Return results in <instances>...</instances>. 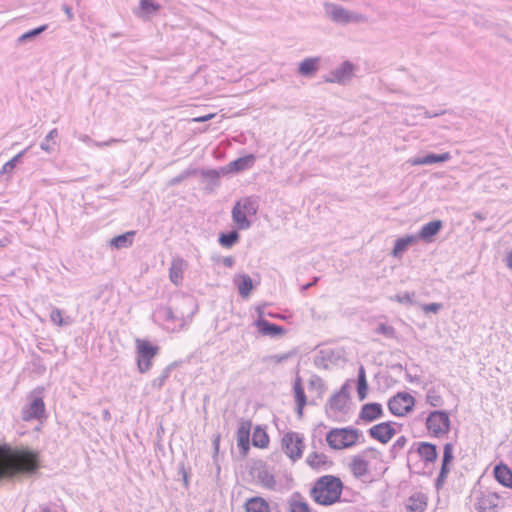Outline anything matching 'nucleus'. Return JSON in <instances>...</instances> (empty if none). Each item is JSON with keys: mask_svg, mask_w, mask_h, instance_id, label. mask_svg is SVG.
Returning <instances> with one entry per match:
<instances>
[{"mask_svg": "<svg viewBox=\"0 0 512 512\" xmlns=\"http://www.w3.org/2000/svg\"><path fill=\"white\" fill-rule=\"evenodd\" d=\"M40 468L39 453L28 447L0 445V481L30 477Z\"/></svg>", "mask_w": 512, "mask_h": 512, "instance_id": "1", "label": "nucleus"}, {"mask_svg": "<svg viewBox=\"0 0 512 512\" xmlns=\"http://www.w3.org/2000/svg\"><path fill=\"white\" fill-rule=\"evenodd\" d=\"M342 493V482L334 476L321 477L312 489V497L316 503L331 505L339 500Z\"/></svg>", "mask_w": 512, "mask_h": 512, "instance_id": "2", "label": "nucleus"}, {"mask_svg": "<svg viewBox=\"0 0 512 512\" xmlns=\"http://www.w3.org/2000/svg\"><path fill=\"white\" fill-rule=\"evenodd\" d=\"M259 209L258 201L252 197H245L238 200L232 211V222L237 230H248L253 224V218Z\"/></svg>", "mask_w": 512, "mask_h": 512, "instance_id": "3", "label": "nucleus"}, {"mask_svg": "<svg viewBox=\"0 0 512 512\" xmlns=\"http://www.w3.org/2000/svg\"><path fill=\"white\" fill-rule=\"evenodd\" d=\"M361 433L354 428H335L326 436L328 445L335 450H342L354 446L360 439Z\"/></svg>", "mask_w": 512, "mask_h": 512, "instance_id": "4", "label": "nucleus"}, {"mask_svg": "<svg viewBox=\"0 0 512 512\" xmlns=\"http://www.w3.org/2000/svg\"><path fill=\"white\" fill-rule=\"evenodd\" d=\"M192 309L189 313L184 312H173L168 307H161L157 309L153 318L154 321L161 324L167 331L174 332L185 325L186 318H189L193 314Z\"/></svg>", "mask_w": 512, "mask_h": 512, "instance_id": "5", "label": "nucleus"}, {"mask_svg": "<svg viewBox=\"0 0 512 512\" xmlns=\"http://www.w3.org/2000/svg\"><path fill=\"white\" fill-rule=\"evenodd\" d=\"M349 411V392L347 384L333 394L326 404V413L330 418L341 419Z\"/></svg>", "mask_w": 512, "mask_h": 512, "instance_id": "6", "label": "nucleus"}, {"mask_svg": "<svg viewBox=\"0 0 512 512\" xmlns=\"http://www.w3.org/2000/svg\"><path fill=\"white\" fill-rule=\"evenodd\" d=\"M137 364L140 372L148 371L152 366V359L158 352V347L147 340H136Z\"/></svg>", "mask_w": 512, "mask_h": 512, "instance_id": "7", "label": "nucleus"}, {"mask_svg": "<svg viewBox=\"0 0 512 512\" xmlns=\"http://www.w3.org/2000/svg\"><path fill=\"white\" fill-rule=\"evenodd\" d=\"M414 405V397L406 392L396 394L388 402L389 410L395 416L406 415L413 409Z\"/></svg>", "mask_w": 512, "mask_h": 512, "instance_id": "8", "label": "nucleus"}, {"mask_svg": "<svg viewBox=\"0 0 512 512\" xmlns=\"http://www.w3.org/2000/svg\"><path fill=\"white\" fill-rule=\"evenodd\" d=\"M426 426L434 436H442L449 430V416L443 411H434L428 416Z\"/></svg>", "mask_w": 512, "mask_h": 512, "instance_id": "9", "label": "nucleus"}, {"mask_svg": "<svg viewBox=\"0 0 512 512\" xmlns=\"http://www.w3.org/2000/svg\"><path fill=\"white\" fill-rule=\"evenodd\" d=\"M282 443L285 453L292 460L299 459L302 456L304 443L300 434L289 432L283 437Z\"/></svg>", "mask_w": 512, "mask_h": 512, "instance_id": "10", "label": "nucleus"}, {"mask_svg": "<svg viewBox=\"0 0 512 512\" xmlns=\"http://www.w3.org/2000/svg\"><path fill=\"white\" fill-rule=\"evenodd\" d=\"M326 12L332 21L340 24L359 22L362 20V15L350 12L337 4L326 5Z\"/></svg>", "mask_w": 512, "mask_h": 512, "instance_id": "11", "label": "nucleus"}, {"mask_svg": "<svg viewBox=\"0 0 512 512\" xmlns=\"http://www.w3.org/2000/svg\"><path fill=\"white\" fill-rule=\"evenodd\" d=\"M380 454L374 450L366 451L363 455L353 459L351 470L357 477L365 476L370 469L373 460H379Z\"/></svg>", "mask_w": 512, "mask_h": 512, "instance_id": "12", "label": "nucleus"}, {"mask_svg": "<svg viewBox=\"0 0 512 512\" xmlns=\"http://www.w3.org/2000/svg\"><path fill=\"white\" fill-rule=\"evenodd\" d=\"M355 66L350 61H344L325 77L327 83L346 84L354 75Z\"/></svg>", "mask_w": 512, "mask_h": 512, "instance_id": "13", "label": "nucleus"}, {"mask_svg": "<svg viewBox=\"0 0 512 512\" xmlns=\"http://www.w3.org/2000/svg\"><path fill=\"white\" fill-rule=\"evenodd\" d=\"M253 326L260 335L270 338H281L286 333L283 327L270 323L266 319H254Z\"/></svg>", "mask_w": 512, "mask_h": 512, "instance_id": "14", "label": "nucleus"}, {"mask_svg": "<svg viewBox=\"0 0 512 512\" xmlns=\"http://www.w3.org/2000/svg\"><path fill=\"white\" fill-rule=\"evenodd\" d=\"M45 407L41 398H33L22 411V418L25 421L39 420L44 417Z\"/></svg>", "mask_w": 512, "mask_h": 512, "instance_id": "15", "label": "nucleus"}, {"mask_svg": "<svg viewBox=\"0 0 512 512\" xmlns=\"http://www.w3.org/2000/svg\"><path fill=\"white\" fill-rule=\"evenodd\" d=\"M395 434L396 429L390 422L377 424L370 429V435L381 443L389 442Z\"/></svg>", "mask_w": 512, "mask_h": 512, "instance_id": "16", "label": "nucleus"}, {"mask_svg": "<svg viewBox=\"0 0 512 512\" xmlns=\"http://www.w3.org/2000/svg\"><path fill=\"white\" fill-rule=\"evenodd\" d=\"M247 162H231L226 168H224L221 172L216 170H208L203 172V177L208 181L213 183L220 177V174H229L236 173L243 169L247 168Z\"/></svg>", "mask_w": 512, "mask_h": 512, "instance_id": "17", "label": "nucleus"}, {"mask_svg": "<svg viewBox=\"0 0 512 512\" xmlns=\"http://www.w3.org/2000/svg\"><path fill=\"white\" fill-rule=\"evenodd\" d=\"M442 222L440 220L431 221L425 224L418 234H414L415 237H418V241L422 240L424 242L430 243L433 241V238L440 232L442 229Z\"/></svg>", "mask_w": 512, "mask_h": 512, "instance_id": "18", "label": "nucleus"}, {"mask_svg": "<svg viewBox=\"0 0 512 512\" xmlns=\"http://www.w3.org/2000/svg\"><path fill=\"white\" fill-rule=\"evenodd\" d=\"M383 408L379 403H367L362 406L359 417L364 422H372L383 416Z\"/></svg>", "mask_w": 512, "mask_h": 512, "instance_id": "19", "label": "nucleus"}, {"mask_svg": "<svg viewBox=\"0 0 512 512\" xmlns=\"http://www.w3.org/2000/svg\"><path fill=\"white\" fill-rule=\"evenodd\" d=\"M325 390L324 382L320 377L316 375L310 376L308 380V393L311 402L320 400L323 397Z\"/></svg>", "mask_w": 512, "mask_h": 512, "instance_id": "20", "label": "nucleus"}, {"mask_svg": "<svg viewBox=\"0 0 512 512\" xmlns=\"http://www.w3.org/2000/svg\"><path fill=\"white\" fill-rule=\"evenodd\" d=\"M234 283L237 286L239 294L243 298H248L254 289L253 281L247 274L235 276Z\"/></svg>", "mask_w": 512, "mask_h": 512, "instance_id": "21", "label": "nucleus"}, {"mask_svg": "<svg viewBox=\"0 0 512 512\" xmlns=\"http://www.w3.org/2000/svg\"><path fill=\"white\" fill-rule=\"evenodd\" d=\"M186 268H187V263L183 259H180V258L173 259L171 267H170L169 277H170V280L175 285L181 284Z\"/></svg>", "mask_w": 512, "mask_h": 512, "instance_id": "22", "label": "nucleus"}, {"mask_svg": "<svg viewBox=\"0 0 512 512\" xmlns=\"http://www.w3.org/2000/svg\"><path fill=\"white\" fill-rule=\"evenodd\" d=\"M418 242V237L415 235H407L401 238H398L395 241L394 248L392 250V255L396 258H401L404 252L412 245Z\"/></svg>", "mask_w": 512, "mask_h": 512, "instance_id": "23", "label": "nucleus"}, {"mask_svg": "<svg viewBox=\"0 0 512 512\" xmlns=\"http://www.w3.org/2000/svg\"><path fill=\"white\" fill-rule=\"evenodd\" d=\"M494 476L501 485L512 489V471L508 466L504 464L495 466Z\"/></svg>", "mask_w": 512, "mask_h": 512, "instance_id": "24", "label": "nucleus"}, {"mask_svg": "<svg viewBox=\"0 0 512 512\" xmlns=\"http://www.w3.org/2000/svg\"><path fill=\"white\" fill-rule=\"evenodd\" d=\"M499 497L495 493H483L476 502V507L481 511L490 510L498 505Z\"/></svg>", "mask_w": 512, "mask_h": 512, "instance_id": "25", "label": "nucleus"}, {"mask_svg": "<svg viewBox=\"0 0 512 512\" xmlns=\"http://www.w3.org/2000/svg\"><path fill=\"white\" fill-rule=\"evenodd\" d=\"M246 512H270L269 503L261 497H253L245 503Z\"/></svg>", "mask_w": 512, "mask_h": 512, "instance_id": "26", "label": "nucleus"}, {"mask_svg": "<svg viewBox=\"0 0 512 512\" xmlns=\"http://www.w3.org/2000/svg\"><path fill=\"white\" fill-rule=\"evenodd\" d=\"M319 58H306L299 63L298 72L304 77L312 76L318 70Z\"/></svg>", "mask_w": 512, "mask_h": 512, "instance_id": "27", "label": "nucleus"}, {"mask_svg": "<svg viewBox=\"0 0 512 512\" xmlns=\"http://www.w3.org/2000/svg\"><path fill=\"white\" fill-rule=\"evenodd\" d=\"M135 232L129 231L110 240V246L115 249L128 248L133 244Z\"/></svg>", "mask_w": 512, "mask_h": 512, "instance_id": "28", "label": "nucleus"}, {"mask_svg": "<svg viewBox=\"0 0 512 512\" xmlns=\"http://www.w3.org/2000/svg\"><path fill=\"white\" fill-rule=\"evenodd\" d=\"M294 394H295V400H296V404H297V414L299 416H301L303 408H304V406L307 403V400H306V396H305V393H304V389H303L302 384H301L300 377H296V379H295V382H294Z\"/></svg>", "mask_w": 512, "mask_h": 512, "instance_id": "29", "label": "nucleus"}, {"mask_svg": "<svg viewBox=\"0 0 512 512\" xmlns=\"http://www.w3.org/2000/svg\"><path fill=\"white\" fill-rule=\"evenodd\" d=\"M249 435L250 425L248 423L241 424L237 431V442L238 446L243 450L244 453H246L249 448Z\"/></svg>", "mask_w": 512, "mask_h": 512, "instance_id": "30", "label": "nucleus"}, {"mask_svg": "<svg viewBox=\"0 0 512 512\" xmlns=\"http://www.w3.org/2000/svg\"><path fill=\"white\" fill-rule=\"evenodd\" d=\"M418 454L422 459H424L427 462L434 461L437 456L435 446L429 443L419 444Z\"/></svg>", "mask_w": 512, "mask_h": 512, "instance_id": "31", "label": "nucleus"}, {"mask_svg": "<svg viewBox=\"0 0 512 512\" xmlns=\"http://www.w3.org/2000/svg\"><path fill=\"white\" fill-rule=\"evenodd\" d=\"M290 512H310L304 498L298 494L291 496L289 500Z\"/></svg>", "mask_w": 512, "mask_h": 512, "instance_id": "32", "label": "nucleus"}, {"mask_svg": "<svg viewBox=\"0 0 512 512\" xmlns=\"http://www.w3.org/2000/svg\"><path fill=\"white\" fill-rule=\"evenodd\" d=\"M269 438L264 429L256 427L252 435V443L256 447L264 448L268 445Z\"/></svg>", "mask_w": 512, "mask_h": 512, "instance_id": "33", "label": "nucleus"}, {"mask_svg": "<svg viewBox=\"0 0 512 512\" xmlns=\"http://www.w3.org/2000/svg\"><path fill=\"white\" fill-rule=\"evenodd\" d=\"M357 394H358L359 400H361V401L364 400L368 394V384H367V380H366L365 371L363 368H360V371L358 374Z\"/></svg>", "mask_w": 512, "mask_h": 512, "instance_id": "34", "label": "nucleus"}, {"mask_svg": "<svg viewBox=\"0 0 512 512\" xmlns=\"http://www.w3.org/2000/svg\"><path fill=\"white\" fill-rule=\"evenodd\" d=\"M239 240V234L236 230L230 231L228 233H222L219 236V243L222 247L231 248L235 245Z\"/></svg>", "mask_w": 512, "mask_h": 512, "instance_id": "35", "label": "nucleus"}, {"mask_svg": "<svg viewBox=\"0 0 512 512\" xmlns=\"http://www.w3.org/2000/svg\"><path fill=\"white\" fill-rule=\"evenodd\" d=\"M47 28H48V25L45 24V25H41L39 27H36L34 29H31V30L23 33L21 36H19L18 39H17V42L19 44H22V43L31 41V40L35 39L36 37H38L44 31H46Z\"/></svg>", "mask_w": 512, "mask_h": 512, "instance_id": "36", "label": "nucleus"}, {"mask_svg": "<svg viewBox=\"0 0 512 512\" xmlns=\"http://www.w3.org/2000/svg\"><path fill=\"white\" fill-rule=\"evenodd\" d=\"M426 507V499L423 495H415L409 499L408 509L412 512H423Z\"/></svg>", "mask_w": 512, "mask_h": 512, "instance_id": "37", "label": "nucleus"}, {"mask_svg": "<svg viewBox=\"0 0 512 512\" xmlns=\"http://www.w3.org/2000/svg\"><path fill=\"white\" fill-rule=\"evenodd\" d=\"M306 462L313 469H320L327 461L324 454L311 453L308 455Z\"/></svg>", "mask_w": 512, "mask_h": 512, "instance_id": "38", "label": "nucleus"}, {"mask_svg": "<svg viewBox=\"0 0 512 512\" xmlns=\"http://www.w3.org/2000/svg\"><path fill=\"white\" fill-rule=\"evenodd\" d=\"M57 137H58V130L56 128H54L47 134L44 141L41 143V148L47 152L52 151L56 144L55 139Z\"/></svg>", "mask_w": 512, "mask_h": 512, "instance_id": "39", "label": "nucleus"}, {"mask_svg": "<svg viewBox=\"0 0 512 512\" xmlns=\"http://www.w3.org/2000/svg\"><path fill=\"white\" fill-rule=\"evenodd\" d=\"M454 158V155L451 151L436 154V153H427L421 157L414 158L413 160H451Z\"/></svg>", "mask_w": 512, "mask_h": 512, "instance_id": "40", "label": "nucleus"}, {"mask_svg": "<svg viewBox=\"0 0 512 512\" xmlns=\"http://www.w3.org/2000/svg\"><path fill=\"white\" fill-rule=\"evenodd\" d=\"M393 300L401 304L412 305L414 303V293L401 292L396 294Z\"/></svg>", "mask_w": 512, "mask_h": 512, "instance_id": "41", "label": "nucleus"}, {"mask_svg": "<svg viewBox=\"0 0 512 512\" xmlns=\"http://www.w3.org/2000/svg\"><path fill=\"white\" fill-rule=\"evenodd\" d=\"M140 8L150 14L156 12L160 6L154 0H140Z\"/></svg>", "mask_w": 512, "mask_h": 512, "instance_id": "42", "label": "nucleus"}, {"mask_svg": "<svg viewBox=\"0 0 512 512\" xmlns=\"http://www.w3.org/2000/svg\"><path fill=\"white\" fill-rule=\"evenodd\" d=\"M79 140L88 144V145H96L98 147H103V146H108L110 145L111 143H116L118 142L117 139H114V138H111L110 140L106 141V142H103V143H98V142H94L89 136L87 135H80L79 137Z\"/></svg>", "mask_w": 512, "mask_h": 512, "instance_id": "43", "label": "nucleus"}, {"mask_svg": "<svg viewBox=\"0 0 512 512\" xmlns=\"http://www.w3.org/2000/svg\"><path fill=\"white\" fill-rule=\"evenodd\" d=\"M452 458L453 448L451 444H446L444 447L442 474L445 473L446 465L452 460Z\"/></svg>", "mask_w": 512, "mask_h": 512, "instance_id": "44", "label": "nucleus"}, {"mask_svg": "<svg viewBox=\"0 0 512 512\" xmlns=\"http://www.w3.org/2000/svg\"><path fill=\"white\" fill-rule=\"evenodd\" d=\"M416 110L419 112V114H423L425 118H435L438 116H441L446 113V110H439V111H429L426 110L424 107H417Z\"/></svg>", "mask_w": 512, "mask_h": 512, "instance_id": "45", "label": "nucleus"}, {"mask_svg": "<svg viewBox=\"0 0 512 512\" xmlns=\"http://www.w3.org/2000/svg\"><path fill=\"white\" fill-rule=\"evenodd\" d=\"M443 308V305L441 303H430V304H423L422 310L424 313H438Z\"/></svg>", "mask_w": 512, "mask_h": 512, "instance_id": "46", "label": "nucleus"}, {"mask_svg": "<svg viewBox=\"0 0 512 512\" xmlns=\"http://www.w3.org/2000/svg\"><path fill=\"white\" fill-rule=\"evenodd\" d=\"M51 321L57 325H64L66 324L65 320L62 317V313L58 309L52 310L50 314Z\"/></svg>", "mask_w": 512, "mask_h": 512, "instance_id": "47", "label": "nucleus"}, {"mask_svg": "<svg viewBox=\"0 0 512 512\" xmlns=\"http://www.w3.org/2000/svg\"><path fill=\"white\" fill-rule=\"evenodd\" d=\"M427 402L431 405V406H434V407H437V406H440L441 405V397L437 394H435L434 392H431L429 391L427 393Z\"/></svg>", "mask_w": 512, "mask_h": 512, "instance_id": "48", "label": "nucleus"}, {"mask_svg": "<svg viewBox=\"0 0 512 512\" xmlns=\"http://www.w3.org/2000/svg\"><path fill=\"white\" fill-rule=\"evenodd\" d=\"M14 169V162H5L0 172V181L4 180V175Z\"/></svg>", "mask_w": 512, "mask_h": 512, "instance_id": "49", "label": "nucleus"}, {"mask_svg": "<svg viewBox=\"0 0 512 512\" xmlns=\"http://www.w3.org/2000/svg\"><path fill=\"white\" fill-rule=\"evenodd\" d=\"M255 316L254 319H265L264 318V306L257 305L254 307Z\"/></svg>", "mask_w": 512, "mask_h": 512, "instance_id": "50", "label": "nucleus"}, {"mask_svg": "<svg viewBox=\"0 0 512 512\" xmlns=\"http://www.w3.org/2000/svg\"><path fill=\"white\" fill-rule=\"evenodd\" d=\"M214 116H215V114H207L204 116L195 117V118H193V121L194 122H206V121L212 119Z\"/></svg>", "mask_w": 512, "mask_h": 512, "instance_id": "51", "label": "nucleus"}, {"mask_svg": "<svg viewBox=\"0 0 512 512\" xmlns=\"http://www.w3.org/2000/svg\"><path fill=\"white\" fill-rule=\"evenodd\" d=\"M505 261L507 267L512 270V249L507 253Z\"/></svg>", "mask_w": 512, "mask_h": 512, "instance_id": "52", "label": "nucleus"}, {"mask_svg": "<svg viewBox=\"0 0 512 512\" xmlns=\"http://www.w3.org/2000/svg\"><path fill=\"white\" fill-rule=\"evenodd\" d=\"M23 155H24V151H19L16 154H14L13 156H11V158L9 160H13V161L21 160Z\"/></svg>", "mask_w": 512, "mask_h": 512, "instance_id": "53", "label": "nucleus"}, {"mask_svg": "<svg viewBox=\"0 0 512 512\" xmlns=\"http://www.w3.org/2000/svg\"><path fill=\"white\" fill-rule=\"evenodd\" d=\"M63 9L67 14L68 18L71 20L73 18L72 9L67 5H65Z\"/></svg>", "mask_w": 512, "mask_h": 512, "instance_id": "54", "label": "nucleus"}, {"mask_svg": "<svg viewBox=\"0 0 512 512\" xmlns=\"http://www.w3.org/2000/svg\"><path fill=\"white\" fill-rule=\"evenodd\" d=\"M223 263H224V265L230 267L233 265L234 260L231 257H226V258H224Z\"/></svg>", "mask_w": 512, "mask_h": 512, "instance_id": "55", "label": "nucleus"}, {"mask_svg": "<svg viewBox=\"0 0 512 512\" xmlns=\"http://www.w3.org/2000/svg\"><path fill=\"white\" fill-rule=\"evenodd\" d=\"M236 160H241V161H244V160H255V158H254V156L252 154H250V155L238 157Z\"/></svg>", "mask_w": 512, "mask_h": 512, "instance_id": "56", "label": "nucleus"}, {"mask_svg": "<svg viewBox=\"0 0 512 512\" xmlns=\"http://www.w3.org/2000/svg\"><path fill=\"white\" fill-rule=\"evenodd\" d=\"M185 302L188 303L194 309V301L191 298H186Z\"/></svg>", "mask_w": 512, "mask_h": 512, "instance_id": "57", "label": "nucleus"}, {"mask_svg": "<svg viewBox=\"0 0 512 512\" xmlns=\"http://www.w3.org/2000/svg\"><path fill=\"white\" fill-rule=\"evenodd\" d=\"M218 445H219V438H215L214 440V447H215V450L217 451L218 450Z\"/></svg>", "mask_w": 512, "mask_h": 512, "instance_id": "58", "label": "nucleus"}]
</instances>
